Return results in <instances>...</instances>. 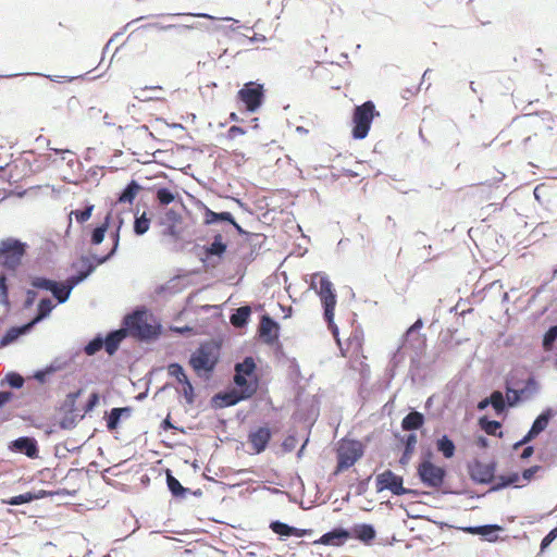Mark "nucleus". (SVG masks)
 I'll list each match as a JSON object with an SVG mask.
<instances>
[{
    "instance_id": "1",
    "label": "nucleus",
    "mask_w": 557,
    "mask_h": 557,
    "mask_svg": "<svg viewBox=\"0 0 557 557\" xmlns=\"http://www.w3.org/2000/svg\"><path fill=\"white\" fill-rule=\"evenodd\" d=\"M220 344L212 341L203 342L190 354L188 364L200 380L208 382L220 362Z\"/></svg>"
},
{
    "instance_id": "2",
    "label": "nucleus",
    "mask_w": 557,
    "mask_h": 557,
    "mask_svg": "<svg viewBox=\"0 0 557 557\" xmlns=\"http://www.w3.org/2000/svg\"><path fill=\"white\" fill-rule=\"evenodd\" d=\"M423 326L422 319H417L413 324L406 331V333L403 336V345L398 348V350L393 355L391 359V364L393 367L397 366V362L399 361V355L401 348H412L416 351V356L411 357L410 359V374L412 379L414 380L416 376L420 375L419 372V361L417 359L418 354L423 350L425 347V338L421 336L419 333L420 330Z\"/></svg>"
},
{
    "instance_id": "3",
    "label": "nucleus",
    "mask_w": 557,
    "mask_h": 557,
    "mask_svg": "<svg viewBox=\"0 0 557 557\" xmlns=\"http://www.w3.org/2000/svg\"><path fill=\"white\" fill-rule=\"evenodd\" d=\"M126 337L127 333L124 332V330L112 329L106 334L98 332L83 346L82 351L86 356L92 357L103 349L110 357H112L117 352L121 344Z\"/></svg>"
},
{
    "instance_id": "4",
    "label": "nucleus",
    "mask_w": 557,
    "mask_h": 557,
    "mask_svg": "<svg viewBox=\"0 0 557 557\" xmlns=\"http://www.w3.org/2000/svg\"><path fill=\"white\" fill-rule=\"evenodd\" d=\"M515 379H517V372L511 371L505 376L504 381V388L508 395V404L510 408L519 406L540 392V383L534 374H530L524 380L522 387H515Z\"/></svg>"
},
{
    "instance_id": "5",
    "label": "nucleus",
    "mask_w": 557,
    "mask_h": 557,
    "mask_svg": "<svg viewBox=\"0 0 557 557\" xmlns=\"http://www.w3.org/2000/svg\"><path fill=\"white\" fill-rule=\"evenodd\" d=\"M379 114L372 100L355 106L351 114V137L356 140L364 139L370 132L374 117Z\"/></svg>"
},
{
    "instance_id": "6",
    "label": "nucleus",
    "mask_w": 557,
    "mask_h": 557,
    "mask_svg": "<svg viewBox=\"0 0 557 557\" xmlns=\"http://www.w3.org/2000/svg\"><path fill=\"white\" fill-rule=\"evenodd\" d=\"M28 244L16 237L0 240V265L7 271H15L26 256Z\"/></svg>"
},
{
    "instance_id": "7",
    "label": "nucleus",
    "mask_w": 557,
    "mask_h": 557,
    "mask_svg": "<svg viewBox=\"0 0 557 557\" xmlns=\"http://www.w3.org/2000/svg\"><path fill=\"white\" fill-rule=\"evenodd\" d=\"M236 101L240 111L257 112L265 101L264 85L258 81L245 83L237 91Z\"/></svg>"
},
{
    "instance_id": "8",
    "label": "nucleus",
    "mask_w": 557,
    "mask_h": 557,
    "mask_svg": "<svg viewBox=\"0 0 557 557\" xmlns=\"http://www.w3.org/2000/svg\"><path fill=\"white\" fill-rule=\"evenodd\" d=\"M257 364L252 357H245L242 362L235 364L233 384L243 389H250L252 395L258 392L260 380L256 375Z\"/></svg>"
},
{
    "instance_id": "9",
    "label": "nucleus",
    "mask_w": 557,
    "mask_h": 557,
    "mask_svg": "<svg viewBox=\"0 0 557 557\" xmlns=\"http://www.w3.org/2000/svg\"><path fill=\"white\" fill-rule=\"evenodd\" d=\"M310 286L315 289L323 310L331 318L332 310H335L337 304V296L330 277L324 272H317L312 275Z\"/></svg>"
},
{
    "instance_id": "10",
    "label": "nucleus",
    "mask_w": 557,
    "mask_h": 557,
    "mask_svg": "<svg viewBox=\"0 0 557 557\" xmlns=\"http://www.w3.org/2000/svg\"><path fill=\"white\" fill-rule=\"evenodd\" d=\"M252 392L233 386L226 387L224 391L214 394L210 399V407L214 410L235 406L240 401L250 399Z\"/></svg>"
},
{
    "instance_id": "11",
    "label": "nucleus",
    "mask_w": 557,
    "mask_h": 557,
    "mask_svg": "<svg viewBox=\"0 0 557 557\" xmlns=\"http://www.w3.org/2000/svg\"><path fill=\"white\" fill-rule=\"evenodd\" d=\"M469 478L476 484H493L496 478L497 461L492 460L484 463L479 459H473L467 463Z\"/></svg>"
},
{
    "instance_id": "12",
    "label": "nucleus",
    "mask_w": 557,
    "mask_h": 557,
    "mask_svg": "<svg viewBox=\"0 0 557 557\" xmlns=\"http://www.w3.org/2000/svg\"><path fill=\"white\" fill-rule=\"evenodd\" d=\"M448 475L447 469L443 466L426 465L417 467V476L419 481L426 487L440 490L444 486Z\"/></svg>"
},
{
    "instance_id": "13",
    "label": "nucleus",
    "mask_w": 557,
    "mask_h": 557,
    "mask_svg": "<svg viewBox=\"0 0 557 557\" xmlns=\"http://www.w3.org/2000/svg\"><path fill=\"white\" fill-rule=\"evenodd\" d=\"M364 454V447L358 440H349L343 444L337 450V461L339 469H349L352 467Z\"/></svg>"
},
{
    "instance_id": "14",
    "label": "nucleus",
    "mask_w": 557,
    "mask_h": 557,
    "mask_svg": "<svg viewBox=\"0 0 557 557\" xmlns=\"http://www.w3.org/2000/svg\"><path fill=\"white\" fill-rule=\"evenodd\" d=\"M375 486L377 493L389 491L393 495L400 496L404 492V478L386 469L376 475Z\"/></svg>"
},
{
    "instance_id": "15",
    "label": "nucleus",
    "mask_w": 557,
    "mask_h": 557,
    "mask_svg": "<svg viewBox=\"0 0 557 557\" xmlns=\"http://www.w3.org/2000/svg\"><path fill=\"white\" fill-rule=\"evenodd\" d=\"M8 450L14 454H22L29 459L39 457V444L34 436L23 435L8 443Z\"/></svg>"
},
{
    "instance_id": "16",
    "label": "nucleus",
    "mask_w": 557,
    "mask_h": 557,
    "mask_svg": "<svg viewBox=\"0 0 557 557\" xmlns=\"http://www.w3.org/2000/svg\"><path fill=\"white\" fill-rule=\"evenodd\" d=\"M153 315L149 310L141 306L136 307L131 313L126 314L122 321V329L127 333V337L133 335L140 326L147 323Z\"/></svg>"
},
{
    "instance_id": "17",
    "label": "nucleus",
    "mask_w": 557,
    "mask_h": 557,
    "mask_svg": "<svg viewBox=\"0 0 557 557\" xmlns=\"http://www.w3.org/2000/svg\"><path fill=\"white\" fill-rule=\"evenodd\" d=\"M459 530L471 535H478L483 541L495 543L499 540V533L505 531V528L500 524L491 523L461 527Z\"/></svg>"
},
{
    "instance_id": "18",
    "label": "nucleus",
    "mask_w": 557,
    "mask_h": 557,
    "mask_svg": "<svg viewBox=\"0 0 557 557\" xmlns=\"http://www.w3.org/2000/svg\"><path fill=\"white\" fill-rule=\"evenodd\" d=\"M272 437L273 432L268 425L251 430L248 433V443L251 445L253 454L259 455L263 453L268 448Z\"/></svg>"
},
{
    "instance_id": "19",
    "label": "nucleus",
    "mask_w": 557,
    "mask_h": 557,
    "mask_svg": "<svg viewBox=\"0 0 557 557\" xmlns=\"http://www.w3.org/2000/svg\"><path fill=\"white\" fill-rule=\"evenodd\" d=\"M556 413L557 411H555L552 407H546L543 409L542 412L534 419L527 434L523 436V442H531L542 432H544Z\"/></svg>"
},
{
    "instance_id": "20",
    "label": "nucleus",
    "mask_w": 557,
    "mask_h": 557,
    "mask_svg": "<svg viewBox=\"0 0 557 557\" xmlns=\"http://www.w3.org/2000/svg\"><path fill=\"white\" fill-rule=\"evenodd\" d=\"M162 331V324L152 317L147 323L140 326L132 336H134L140 343L151 344L160 338Z\"/></svg>"
},
{
    "instance_id": "21",
    "label": "nucleus",
    "mask_w": 557,
    "mask_h": 557,
    "mask_svg": "<svg viewBox=\"0 0 557 557\" xmlns=\"http://www.w3.org/2000/svg\"><path fill=\"white\" fill-rule=\"evenodd\" d=\"M349 540L348 529L344 527H335L330 531L323 533L318 540L312 542V545L325 546H343Z\"/></svg>"
},
{
    "instance_id": "22",
    "label": "nucleus",
    "mask_w": 557,
    "mask_h": 557,
    "mask_svg": "<svg viewBox=\"0 0 557 557\" xmlns=\"http://www.w3.org/2000/svg\"><path fill=\"white\" fill-rule=\"evenodd\" d=\"M100 257L101 256L97 253H91L90 256L82 255L77 261L71 264V269L74 270V273H77L85 282L96 271L98 265L104 263L98 261L97 258Z\"/></svg>"
},
{
    "instance_id": "23",
    "label": "nucleus",
    "mask_w": 557,
    "mask_h": 557,
    "mask_svg": "<svg viewBox=\"0 0 557 557\" xmlns=\"http://www.w3.org/2000/svg\"><path fill=\"white\" fill-rule=\"evenodd\" d=\"M260 337L268 345L277 343L280 337V323L268 313L261 317Z\"/></svg>"
},
{
    "instance_id": "24",
    "label": "nucleus",
    "mask_w": 557,
    "mask_h": 557,
    "mask_svg": "<svg viewBox=\"0 0 557 557\" xmlns=\"http://www.w3.org/2000/svg\"><path fill=\"white\" fill-rule=\"evenodd\" d=\"M113 223V210L110 209L103 220L94 225V224H89L87 226V228H89V242L92 246H99L103 240H104V237H106V234L108 233L109 228L111 227Z\"/></svg>"
},
{
    "instance_id": "25",
    "label": "nucleus",
    "mask_w": 557,
    "mask_h": 557,
    "mask_svg": "<svg viewBox=\"0 0 557 557\" xmlns=\"http://www.w3.org/2000/svg\"><path fill=\"white\" fill-rule=\"evenodd\" d=\"M349 540H357L364 545H371L376 537V530L371 523H355L348 529Z\"/></svg>"
},
{
    "instance_id": "26",
    "label": "nucleus",
    "mask_w": 557,
    "mask_h": 557,
    "mask_svg": "<svg viewBox=\"0 0 557 557\" xmlns=\"http://www.w3.org/2000/svg\"><path fill=\"white\" fill-rule=\"evenodd\" d=\"M34 329L28 322L21 325L10 326L0 338V348L7 347L17 342L22 336L29 334Z\"/></svg>"
},
{
    "instance_id": "27",
    "label": "nucleus",
    "mask_w": 557,
    "mask_h": 557,
    "mask_svg": "<svg viewBox=\"0 0 557 557\" xmlns=\"http://www.w3.org/2000/svg\"><path fill=\"white\" fill-rule=\"evenodd\" d=\"M163 471L165 474L166 487H168L171 496L175 500L185 499L186 496L189 495V493H191V490L183 486L182 483L180 482V480L173 475V472L171 469L166 468Z\"/></svg>"
},
{
    "instance_id": "28",
    "label": "nucleus",
    "mask_w": 557,
    "mask_h": 557,
    "mask_svg": "<svg viewBox=\"0 0 557 557\" xmlns=\"http://www.w3.org/2000/svg\"><path fill=\"white\" fill-rule=\"evenodd\" d=\"M201 208L203 209V223L206 225H216L220 223H227L231 224V222H234V215L228 211H221L215 212L211 210L209 207H207L203 202L199 201Z\"/></svg>"
},
{
    "instance_id": "29",
    "label": "nucleus",
    "mask_w": 557,
    "mask_h": 557,
    "mask_svg": "<svg viewBox=\"0 0 557 557\" xmlns=\"http://www.w3.org/2000/svg\"><path fill=\"white\" fill-rule=\"evenodd\" d=\"M519 481H520V474L516 471H511L506 474H500L495 478L488 492L493 493V492H498V491H502V490L508 488V487H515V488L520 487L518 485Z\"/></svg>"
},
{
    "instance_id": "30",
    "label": "nucleus",
    "mask_w": 557,
    "mask_h": 557,
    "mask_svg": "<svg viewBox=\"0 0 557 557\" xmlns=\"http://www.w3.org/2000/svg\"><path fill=\"white\" fill-rule=\"evenodd\" d=\"M54 308L55 305L50 298H41L37 304L35 315L27 322L34 329L38 323L49 318Z\"/></svg>"
},
{
    "instance_id": "31",
    "label": "nucleus",
    "mask_w": 557,
    "mask_h": 557,
    "mask_svg": "<svg viewBox=\"0 0 557 557\" xmlns=\"http://www.w3.org/2000/svg\"><path fill=\"white\" fill-rule=\"evenodd\" d=\"M425 424V417L422 412L411 409L401 420L403 431L416 432Z\"/></svg>"
},
{
    "instance_id": "32",
    "label": "nucleus",
    "mask_w": 557,
    "mask_h": 557,
    "mask_svg": "<svg viewBox=\"0 0 557 557\" xmlns=\"http://www.w3.org/2000/svg\"><path fill=\"white\" fill-rule=\"evenodd\" d=\"M143 189V186L136 181L131 180L124 188L117 194L119 203H133L137 194Z\"/></svg>"
},
{
    "instance_id": "33",
    "label": "nucleus",
    "mask_w": 557,
    "mask_h": 557,
    "mask_svg": "<svg viewBox=\"0 0 557 557\" xmlns=\"http://www.w3.org/2000/svg\"><path fill=\"white\" fill-rule=\"evenodd\" d=\"M488 398L492 401V408L494 409L496 416L505 417L510 409L508 404V396L505 397L500 391H493Z\"/></svg>"
},
{
    "instance_id": "34",
    "label": "nucleus",
    "mask_w": 557,
    "mask_h": 557,
    "mask_svg": "<svg viewBox=\"0 0 557 557\" xmlns=\"http://www.w3.org/2000/svg\"><path fill=\"white\" fill-rule=\"evenodd\" d=\"M154 194H156V200L158 201L159 205L161 206H168L172 202H175V201H180V203L182 205V207L184 209L185 206L183 203V200L182 198L180 197L178 194H175L173 193L170 188L168 187H164V186H156L154 187Z\"/></svg>"
},
{
    "instance_id": "35",
    "label": "nucleus",
    "mask_w": 557,
    "mask_h": 557,
    "mask_svg": "<svg viewBox=\"0 0 557 557\" xmlns=\"http://www.w3.org/2000/svg\"><path fill=\"white\" fill-rule=\"evenodd\" d=\"M435 447L446 459H451L456 454V444L447 434H442L436 438Z\"/></svg>"
},
{
    "instance_id": "36",
    "label": "nucleus",
    "mask_w": 557,
    "mask_h": 557,
    "mask_svg": "<svg viewBox=\"0 0 557 557\" xmlns=\"http://www.w3.org/2000/svg\"><path fill=\"white\" fill-rule=\"evenodd\" d=\"M251 318V308L249 306H240L234 309L230 320L236 327H245L249 324Z\"/></svg>"
},
{
    "instance_id": "37",
    "label": "nucleus",
    "mask_w": 557,
    "mask_h": 557,
    "mask_svg": "<svg viewBox=\"0 0 557 557\" xmlns=\"http://www.w3.org/2000/svg\"><path fill=\"white\" fill-rule=\"evenodd\" d=\"M28 283L36 292H51L52 287L57 286V280L50 278L45 275H29Z\"/></svg>"
},
{
    "instance_id": "38",
    "label": "nucleus",
    "mask_w": 557,
    "mask_h": 557,
    "mask_svg": "<svg viewBox=\"0 0 557 557\" xmlns=\"http://www.w3.org/2000/svg\"><path fill=\"white\" fill-rule=\"evenodd\" d=\"M478 425L482 431H484L487 435L493 436H503L502 422L497 420H493L487 416H482L478 419Z\"/></svg>"
},
{
    "instance_id": "39",
    "label": "nucleus",
    "mask_w": 557,
    "mask_h": 557,
    "mask_svg": "<svg viewBox=\"0 0 557 557\" xmlns=\"http://www.w3.org/2000/svg\"><path fill=\"white\" fill-rule=\"evenodd\" d=\"M62 368H63V364L57 363V360H55V361L51 362L50 364L46 366L45 368L36 370L34 372V379L38 383L45 384L48 382V380L50 379V376L52 374L62 370Z\"/></svg>"
},
{
    "instance_id": "40",
    "label": "nucleus",
    "mask_w": 557,
    "mask_h": 557,
    "mask_svg": "<svg viewBox=\"0 0 557 557\" xmlns=\"http://www.w3.org/2000/svg\"><path fill=\"white\" fill-rule=\"evenodd\" d=\"M270 530L278 536L281 541H285L286 539L293 536V528L294 525H289L281 520H273L269 524Z\"/></svg>"
},
{
    "instance_id": "41",
    "label": "nucleus",
    "mask_w": 557,
    "mask_h": 557,
    "mask_svg": "<svg viewBox=\"0 0 557 557\" xmlns=\"http://www.w3.org/2000/svg\"><path fill=\"white\" fill-rule=\"evenodd\" d=\"M202 250L205 252V257H201L200 260L206 264L210 257H218L219 259L223 258L227 250V245H219L218 243L212 242L211 244L203 246Z\"/></svg>"
},
{
    "instance_id": "42",
    "label": "nucleus",
    "mask_w": 557,
    "mask_h": 557,
    "mask_svg": "<svg viewBox=\"0 0 557 557\" xmlns=\"http://www.w3.org/2000/svg\"><path fill=\"white\" fill-rule=\"evenodd\" d=\"M84 389L78 388L76 391L70 392L64 401L60 406V411L65 413H74L76 410V401L83 395Z\"/></svg>"
},
{
    "instance_id": "43",
    "label": "nucleus",
    "mask_w": 557,
    "mask_h": 557,
    "mask_svg": "<svg viewBox=\"0 0 557 557\" xmlns=\"http://www.w3.org/2000/svg\"><path fill=\"white\" fill-rule=\"evenodd\" d=\"M109 238L112 242V247L108 253L97 258L99 262H108L116 255L120 247L121 232L113 228L109 234Z\"/></svg>"
},
{
    "instance_id": "44",
    "label": "nucleus",
    "mask_w": 557,
    "mask_h": 557,
    "mask_svg": "<svg viewBox=\"0 0 557 557\" xmlns=\"http://www.w3.org/2000/svg\"><path fill=\"white\" fill-rule=\"evenodd\" d=\"M150 227V219L147 216L146 212L141 215L136 214L133 224V232L136 236L145 235Z\"/></svg>"
},
{
    "instance_id": "45",
    "label": "nucleus",
    "mask_w": 557,
    "mask_h": 557,
    "mask_svg": "<svg viewBox=\"0 0 557 557\" xmlns=\"http://www.w3.org/2000/svg\"><path fill=\"white\" fill-rule=\"evenodd\" d=\"M180 385H182V391H178V393H182L184 399H185V403L187 405H194L196 398H197V394H196V391H195V386L193 385L189 376L184 379L183 382L180 383Z\"/></svg>"
},
{
    "instance_id": "46",
    "label": "nucleus",
    "mask_w": 557,
    "mask_h": 557,
    "mask_svg": "<svg viewBox=\"0 0 557 557\" xmlns=\"http://www.w3.org/2000/svg\"><path fill=\"white\" fill-rule=\"evenodd\" d=\"M557 342V324L550 325L543 335L542 346L544 350L550 351L554 349Z\"/></svg>"
},
{
    "instance_id": "47",
    "label": "nucleus",
    "mask_w": 557,
    "mask_h": 557,
    "mask_svg": "<svg viewBox=\"0 0 557 557\" xmlns=\"http://www.w3.org/2000/svg\"><path fill=\"white\" fill-rule=\"evenodd\" d=\"M50 293L59 305L65 304L71 297V293L66 289L64 283L60 281H57V286L52 287Z\"/></svg>"
},
{
    "instance_id": "48",
    "label": "nucleus",
    "mask_w": 557,
    "mask_h": 557,
    "mask_svg": "<svg viewBox=\"0 0 557 557\" xmlns=\"http://www.w3.org/2000/svg\"><path fill=\"white\" fill-rule=\"evenodd\" d=\"M166 370L169 376L174 377L178 384L183 382L184 379L188 377L186 370L180 362H170Z\"/></svg>"
},
{
    "instance_id": "49",
    "label": "nucleus",
    "mask_w": 557,
    "mask_h": 557,
    "mask_svg": "<svg viewBox=\"0 0 557 557\" xmlns=\"http://www.w3.org/2000/svg\"><path fill=\"white\" fill-rule=\"evenodd\" d=\"M103 420L106 421V426L110 432L116 430L122 422V418L119 416L114 407L104 412Z\"/></svg>"
},
{
    "instance_id": "50",
    "label": "nucleus",
    "mask_w": 557,
    "mask_h": 557,
    "mask_svg": "<svg viewBox=\"0 0 557 557\" xmlns=\"http://www.w3.org/2000/svg\"><path fill=\"white\" fill-rule=\"evenodd\" d=\"M94 209H95L94 205L86 202V205L83 208L72 210L71 215L75 216V220L77 223L83 224L90 219Z\"/></svg>"
},
{
    "instance_id": "51",
    "label": "nucleus",
    "mask_w": 557,
    "mask_h": 557,
    "mask_svg": "<svg viewBox=\"0 0 557 557\" xmlns=\"http://www.w3.org/2000/svg\"><path fill=\"white\" fill-rule=\"evenodd\" d=\"M32 502H34L33 491L12 496L4 500V503L10 506H21Z\"/></svg>"
},
{
    "instance_id": "52",
    "label": "nucleus",
    "mask_w": 557,
    "mask_h": 557,
    "mask_svg": "<svg viewBox=\"0 0 557 557\" xmlns=\"http://www.w3.org/2000/svg\"><path fill=\"white\" fill-rule=\"evenodd\" d=\"M3 382L12 388L20 389L24 385V377L20 373L11 371L5 374Z\"/></svg>"
},
{
    "instance_id": "53",
    "label": "nucleus",
    "mask_w": 557,
    "mask_h": 557,
    "mask_svg": "<svg viewBox=\"0 0 557 557\" xmlns=\"http://www.w3.org/2000/svg\"><path fill=\"white\" fill-rule=\"evenodd\" d=\"M0 304L10 307L8 277L0 273Z\"/></svg>"
},
{
    "instance_id": "54",
    "label": "nucleus",
    "mask_w": 557,
    "mask_h": 557,
    "mask_svg": "<svg viewBox=\"0 0 557 557\" xmlns=\"http://www.w3.org/2000/svg\"><path fill=\"white\" fill-rule=\"evenodd\" d=\"M335 310H332L331 318L326 314V311L323 310V319L325 323L327 324V327L330 332L332 333L333 337L336 339L337 344L341 346V339H339V329L336 325L334 321Z\"/></svg>"
},
{
    "instance_id": "55",
    "label": "nucleus",
    "mask_w": 557,
    "mask_h": 557,
    "mask_svg": "<svg viewBox=\"0 0 557 557\" xmlns=\"http://www.w3.org/2000/svg\"><path fill=\"white\" fill-rule=\"evenodd\" d=\"M395 437L399 441L400 444L404 445V447L416 449V445L418 442V436L416 432H410L406 435H400L399 433H396Z\"/></svg>"
},
{
    "instance_id": "56",
    "label": "nucleus",
    "mask_w": 557,
    "mask_h": 557,
    "mask_svg": "<svg viewBox=\"0 0 557 557\" xmlns=\"http://www.w3.org/2000/svg\"><path fill=\"white\" fill-rule=\"evenodd\" d=\"M99 401H100L99 392L92 391L84 405V413L86 414V413H90L91 411H94V409L99 405Z\"/></svg>"
},
{
    "instance_id": "57",
    "label": "nucleus",
    "mask_w": 557,
    "mask_h": 557,
    "mask_svg": "<svg viewBox=\"0 0 557 557\" xmlns=\"http://www.w3.org/2000/svg\"><path fill=\"white\" fill-rule=\"evenodd\" d=\"M182 222V215L175 211L173 208H170L165 211L164 218L161 221L162 225L166 224H180Z\"/></svg>"
},
{
    "instance_id": "58",
    "label": "nucleus",
    "mask_w": 557,
    "mask_h": 557,
    "mask_svg": "<svg viewBox=\"0 0 557 557\" xmlns=\"http://www.w3.org/2000/svg\"><path fill=\"white\" fill-rule=\"evenodd\" d=\"M60 448L67 453H77L81 450L82 446H69L67 442L59 443L54 446V456L59 459L66 458V454H60Z\"/></svg>"
},
{
    "instance_id": "59",
    "label": "nucleus",
    "mask_w": 557,
    "mask_h": 557,
    "mask_svg": "<svg viewBox=\"0 0 557 557\" xmlns=\"http://www.w3.org/2000/svg\"><path fill=\"white\" fill-rule=\"evenodd\" d=\"M164 230L162 231L163 236H169L173 238L175 242L182 238V230L177 227V224H166L164 225Z\"/></svg>"
},
{
    "instance_id": "60",
    "label": "nucleus",
    "mask_w": 557,
    "mask_h": 557,
    "mask_svg": "<svg viewBox=\"0 0 557 557\" xmlns=\"http://www.w3.org/2000/svg\"><path fill=\"white\" fill-rule=\"evenodd\" d=\"M77 425L76 417L73 413H65L59 421V428L62 430H73Z\"/></svg>"
},
{
    "instance_id": "61",
    "label": "nucleus",
    "mask_w": 557,
    "mask_h": 557,
    "mask_svg": "<svg viewBox=\"0 0 557 557\" xmlns=\"http://www.w3.org/2000/svg\"><path fill=\"white\" fill-rule=\"evenodd\" d=\"M434 453L431 447L423 448L420 454V460L417 467H424L426 465H434Z\"/></svg>"
},
{
    "instance_id": "62",
    "label": "nucleus",
    "mask_w": 557,
    "mask_h": 557,
    "mask_svg": "<svg viewBox=\"0 0 557 557\" xmlns=\"http://www.w3.org/2000/svg\"><path fill=\"white\" fill-rule=\"evenodd\" d=\"M543 470V467L542 466H539V465H534V466H531L527 469H524L521 474H520V478H522L524 481L527 482H530L532 481L535 475Z\"/></svg>"
},
{
    "instance_id": "63",
    "label": "nucleus",
    "mask_w": 557,
    "mask_h": 557,
    "mask_svg": "<svg viewBox=\"0 0 557 557\" xmlns=\"http://www.w3.org/2000/svg\"><path fill=\"white\" fill-rule=\"evenodd\" d=\"M298 443L297 436L295 434L287 435L282 442V449L284 453H290L295 449Z\"/></svg>"
},
{
    "instance_id": "64",
    "label": "nucleus",
    "mask_w": 557,
    "mask_h": 557,
    "mask_svg": "<svg viewBox=\"0 0 557 557\" xmlns=\"http://www.w3.org/2000/svg\"><path fill=\"white\" fill-rule=\"evenodd\" d=\"M83 282V278L77 273H72L66 277L65 281H63L64 285L66 286V289H69L71 294L72 290Z\"/></svg>"
}]
</instances>
